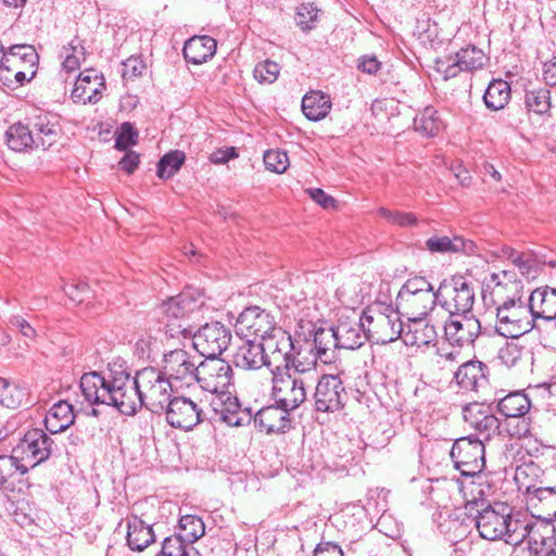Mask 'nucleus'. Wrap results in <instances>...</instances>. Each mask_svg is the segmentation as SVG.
<instances>
[{
  "label": "nucleus",
  "instance_id": "45",
  "mask_svg": "<svg viewBox=\"0 0 556 556\" xmlns=\"http://www.w3.org/2000/svg\"><path fill=\"white\" fill-rule=\"evenodd\" d=\"M414 128L426 137L437 136L442 128V121L440 119L437 110L432 106H427L415 117Z\"/></svg>",
  "mask_w": 556,
  "mask_h": 556
},
{
  "label": "nucleus",
  "instance_id": "11",
  "mask_svg": "<svg viewBox=\"0 0 556 556\" xmlns=\"http://www.w3.org/2000/svg\"><path fill=\"white\" fill-rule=\"evenodd\" d=\"M439 304L448 313H472L475 289L463 276L444 279L439 288Z\"/></svg>",
  "mask_w": 556,
  "mask_h": 556
},
{
  "label": "nucleus",
  "instance_id": "43",
  "mask_svg": "<svg viewBox=\"0 0 556 556\" xmlns=\"http://www.w3.org/2000/svg\"><path fill=\"white\" fill-rule=\"evenodd\" d=\"M7 143L11 150L22 152L35 147V137L28 126L16 123L7 130Z\"/></svg>",
  "mask_w": 556,
  "mask_h": 556
},
{
  "label": "nucleus",
  "instance_id": "47",
  "mask_svg": "<svg viewBox=\"0 0 556 556\" xmlns=\"http://www.w3.org/2000/svg\"><path fill=\"white\" fill-rule=\"evenodd\" d=\"M186 155L180 150H174L164 154L157 163V176L161 179L172 178L185 163Z\"/></svg>",
  "mask_w": 556,
  "mask_h": 556
},
{
  "label": "nucleus",
  "instance_id": "5",
  "mask_svg": "<svg viewBox=\"0 0 556 556\" xmlns=\"http://www.w3.org/2000/svg\"><path fill=\"white\" fill-rule=\"evenodd\" d=\"M39 56L30 45H14L0 61V80L10 89L22 86L36 75Z\"/></svg>",
  "mask_w": 556,
  "mask_h": 556
},
{
  "label": "nucleus",
  "instance_id": "15",
  "mask_svg": "<svg viewBox=\"0 0 556 556\" xmlns=\"http://www.w3.org/2000/svg\"><path fill=\"white\" fill-rule=\"evenodd\" d=\"M195 382L202 390L222 395L232 383V368L219 357L207 358L200 363Z\"/></svg>",
  "mask_w": 556,
  "mask_h": 556
},
{
  "label": "nucleus",
  "instance_id": "63",
  "mask_svg": "<svg viewBox=\"0 0 556 556\" xmlns=\"http://www.w3.org/2000/svg\"><path fill=\"white\" fill-rule=\"evenodd\" d=\"M382 63L375 55H363L358 59L357 70L369 75H376Z\"/></svg>",
  "mask_w": 556,
  "mask_h": 556
},
{
  "label": "nucleus",
  "instance_id": "54",
  "mask_svg": "<svg viewBox=\"0 0 556 556\" xmlns=\"http://www.w3.org/2000/svg\"><path fill=\"white\" fill-rule=\"evenodd\" d=\"M264 164L270 172L282 174L289 167V157L285 151L268 150L264 153Z\"/></svg>",
  "mask_w": 556,
  "mask_h": 556
},
{
  "label": "nucleus",
  "instance_id": "40",
  "mask_svg": "<svg viewBox=\"0 0 556 556\" xmlns=\"http://www.w3.org/2000/svg\"><path fill=\"white\" fill-rule=\"evenodd\" d=\"M509 99L510 86L503 79L492 80L483 94L485 106L492 111L504 109Z\"/></svg>",
  "mask_w": 556,
  "mask_h": 556
},
{
  "label": "nucleus",
  "instance_id": "57",
  "mask_svg": "<svg viewBox=\"0 0 556 556\" xmlns=\"http://www.w3.org/2000/svg\"><path fill=\"white\" fill-rule=\"evenodd\" d=\"M435 70L442 74L445 80L456 77L459 72L464 71L462 64L457 62L456 54L437 60Z\"/></svg>",
  "mask_w": 556,
  "mask_h": 556
},
{
  "label": "nucleus",
  "instance_id": "8",
  "mask_svg": "<svg viewBox=\"0 0 556 556\" xmlns=\"http://www.w3.org/2000/svg\"><path fill=\"white\" fill-rule=\"evenodd\" d=\"M534 328V317L528 302L520 296L505 300L496 308V332L505 338H519Z\"/></svg>",
  "mask_w": 556,
  "mask_h": 556
},
{
  "label": "nucleus",
  "instance_id": "13",
  "mask_svg": "<svg viewBox=\"0 0 556 556\" xmlns=\"http://www.w3.org/2000/svg\"><path fill=\"white\" fill-rule=\"evenodd\" d=\"M192 345L204 357H218L230 344L231 331L219 321L201 326L197 331L192 328Z\"/></svg>",
  "mask_w": 556,
  "mask_h": 556
},
{
  "label": "nucleus",
  "instance_id": "24",
  "mask_svg": "<svg viewBox=\"0 0 556 556\" xmlns=\"http://www.w3.org/2000/svg\"><path fill=\"white\" fill-rule=\"evenodd\" d=\"M290 413L276 403L260 409L254 416V424L260 431L267 434L286 433L291 428Z\"/></svg>",
  "mask_w": 556,
  "mask_h": 556
},
{
  "label": "nucleus",
  "instance_id": "16",
  "mask_svg": "<svg viewBox=\"0 0 556 556\" xmlns=\"http://www.w3.org/2000/svg\"><path fill=\"white\" fill-rule=\"evenodd\" d=\"M530 408V399L520 391L511 392L498 401V412L511 421L517 420V424L508 430L511 437L526 438L531 435L530 419L526 417Z\"/></svg>",
  "mask_w": 556,
  "mask_h": 556
},
{
  "label": "nucleus",
  "instance_id": "14",
  "mask_svg": "<svg viewBox=\"0 0 556 556\" xmlns=\"http://www.w3.org/2000/svg\"><path fill=\"white\" fill-rule=\"evenodd\" d=\"M348 400L349 394L339 374H324L318 378L314 392L317 412H339L345 406Z\"/></svg>",
  "mask_w": 556,
  "mask_h": 556
},
{
  "label": "nucleus",
  "instance_id": "61",
  "mask_svg": "<svg viewBox=\"0 0 556 556\" xmlns=\"http://www.w3.org/2000/svg\"><path fill=\"white\" fill-rule=\"evenodd\" d=\"M146 65L141 60L129 58L123 63L122 76L125 80H130L142 75Z\"/></svg>",
  "mask_w": 556,
  "mask_h": 556
},
{
  "label": "nucleus",
  "instance_id": "56",
  "mask_svg": "<svg viewBox=\"0 0 556 556\" xmlns=\"http://www.w3.org/2000/svg\"><path fill=\"white\" fill-rule=\"evenodd\" d=\"M188 544L180 539L178 534L166 538L163 541L162 549L157 554L160 556H184L187 552Z\"/></svg>",
  "mask_w": 556,
  "mask_h": 556
},
{
  "label": "nucleus",
  "instance_id": "41",
  "mask_svg": "<svg viewBox=\"0 0 556 556\" xmlns=\"http://www.w3.org/2000/svg\"><path fill=\"white\" fill-rule=\"evenodd\" d=\"M525 105L529 113L538 116H549L552 109L551 91L545 87L527 90Z\"/></svg>",
  "mask_w": 556,
  "mask_h": 556
},
{
  "label": "nucleus",
  "instance_id": "19",
  "mask_svg": "<svg viewBox=\"0 0 556 556\" xmlns=\"http://www.w3.org/2000/svg\"><path fill=\"white\" fill-rule=\"evenodd\" d=\"M163 413L169 426L185 431L192 430L203 419L198 404L185 396L173 397Z\"/></svg>",
  "mask_w": 556,
  "mask_h": 556
},
{
  "label": "nucleus",
  "instance_id": "9",
  "mask_svg": "<svg viewBox=\"0 0 556 556\" xmlns=\"http://www.w3.org/2000/svg\"><path fill=\"white\" fill-rule=\"evenodd\" d=\"M316 372L309 375L290 374V371H274L271 378V395L277 404L290 412L299 408L307 399L306 379L315 378Z\"/></svg>",
  "mask_w": 556,
  "mask_h": 556
},
{
  "label": "nucleus",
  "instance_id": "51",
  "mask_svg": "<svg viewBox=\"0 0 556 556\" xmlns=\"http://www.w3.org/2000/svg\"><path fill=\"white\" fill-rule=\"evenodd\" d=\"M377 214L388 223L400 227H413L418 223V218L413 213L392 211L387 207H379Z\"/></svg>",
  "mask_w": 556,
  "mask_h": 556
},
{
  "label": "nucleus",
  "instance_id": "33",
  "mask_svg": "<svg viewBox=\"0 0 556 556\" xmlns=\"http://www.w3.org/2000/svg\"><path fill=\"white\" fill-rule=\"evenodd\" d=\"M232 363L236 367L244 370H256L263 366L267 367V359L265 357L262 341L256 343L253 340L243 341L237 346L233 355Z\"/></svg>",
  "mask_w": 556,
  "mask_h": 556
},
{
  "label": "nucleus",
  "instance_id": "31",
  "mask_svg": "<svg viewBox=\"0 0 556 556\" xmlns=\"http://www.w3.org/2000/svg\"><path fill=\"white\" fill-rule=\"evenodd\" d=\"M126 543L131 551L142 552L155 542V533L151 525L137 515L126 518Z\"/></svg>",
  "mask_w": 556,
  "mask_h": 556
},
{
  "label": "nucleus",
  "instance_id": "1",
  "mask_svg": "<svg viewBox=\"0 0 556 556\" xmlns=\"http://www.w3.org/2000/svg\"><path fill=\"white\" fill-rule=\"evenodd\" d=\"M79 386L90 404L111 405L128 416L143 406L153 414H163L173 399V382L162 371L146 367L132 377L128 368L118 362L110 363L103 374H84Z\"/></svg>",
  "mask_w": 556,
  "mask_h": 556
},
{
  "label": "nucleus",
  "instance_id": "27",
  "mask_svg": "<svg viewBox=\"0 0 556 556\" xmlns=\"http://www.w3.org/2000/svg\"><path fill=\"white\" fill-rule=\"evenodd\" d=\"M528 506L535 514L529 517L540 521L554 522L556 517V491L553 488H538L533 491L528 489Z\"/></svg>",
  "mask_w": 556,
  "mask_h": 556
},
{
  "label": "nucleus",
  "instance_id": "44",
  "mask_svg": "<svg viewBox=\"0 0 556 556\" xmlns=\"http://www.w3.org/2000/svg\"><path fill=\"white\" fill-rule=\"evenodd\" d=\"M504 254L527 279H534L540 271V263L530 253H520L513 248L504 249Z\"/></svg>",
  "mask_w": 556,
  "mask_h": 556
},
{
  "label": "nucleus",
  "instance_id": "20",
  "mask_svg": "<svg viewBox=\"0 0 556 556\" xmlns=\"http://www.w3.org/2000/svg\"><path fill=\"white\" fill-rule=\"evenodd\" d=\"M238 333L250 337L254 336L263 341L267 336L274 332L277 326L274 316L257 306L245 308L237 319Z\"/></svg>",
  "mask_w": 556,
  "mask_h": 556
},
{
  "label": "nucleus",
  "instance_id": "28",
  "mask_svg": "<svg viewBox=\"0 0 556 556\" xmlns=\"http://www.w3.org/2000/svg\"><path fill=\"white\" fill-rule=\"evenodd\" d=\"M456 383L466 391H479L488 384V367L479 361H468L454 372Z\"/></svg>",
  "mask_w": 556,
  "mask_h": 556
},
{
  "label": "nucleus",
  "instance_id": "12",
  "mask_svg": "<svg viewBox=\"0 0 556 556\" xmlns=\"http://www.w3.org/2000/svg\"><path fill=\"white\" fill-rule=\"evenodd\" d=\"M450 454L455 468L463 476L473 477L484 467V445L476 435L456 439Z\"/></svg>",
  "mask_w": 556,
  "mask_h": 556
},
{
  "label": "nucleus",
  "instance_id": "30",
  "mask_svg": "<svg viewBox=\"0 0 556 556\" xmlns=\"http://www.w3.org/2000/svg\"><path fill=\"white\" fill-rule=\"evenodd\" d=\"M30 131L35 137V148L49 149L53 146L60 134L58 117L49 113H40L31 121Z\"/></svg>",
  "mask_w": 556,
  "mask_h": 556
},
{
  "label": "nucleus",
  "instance_id": "49",
  "mask_svg": "<svg viewBox=\"0 0 556 556\" xmlns=\"http://www.w3.org/2000/svg\"><path fill=\"white\" fill-rule=\"evenodd\" d=\"M528 353L526 346L510 341L498 351V358L506 367L511 368L517 366Z\"/></svg>",
  "mask_w": 556,
  "mask_h": 556
},
{
  "label": "nucleus",
  "instance_id": "6",
  "mask_svg": "<svg viewBox=\"0 0 556 556\" xmlns=\"http://www.w3.org/2000/svg\"><path fill=\"white\" fill-rule=\"evenodd\" d=\"M54 441L42 429L33 428L25 432L17 446L13 450L18 477L48 460L52 454Z\"/></svg>",
  "mask_w": 556,
  "mask_h": 556
},
{
  "label": "nucleus",
  "instance_id": "4",
  "mask_svg": "<svg viewBox=\"0 0 556 556\" xmlns=\"http://www.w3.org/2000/svg\"><path fill=\"white\" fill-rule=\"evenodd\" d=\"M262 345L267 367L270 368L271 374L274 371H290V369L301 375H309L315 371V362L300 361L302 350L294 345L291 334L281 327L267 336L262 341Z\"/></svg>",
  "mask_w": 556,
  "mask_h": 556
},
{
  "label": "nucleus",
  "instance_id": "64",
  "mask_svg": "<svg viewBox=\"0 0 556 556\" xmlns=\"http://www.w3.org/2000/svg\"><path fill=\"white\" fill-rule=\"evenodd\" d=\"M314 556H343V552L339 545L327 542L318 544Z\"/></svg>",
  "mask_w": 556,
  "mask_h": 556
},
{
  "label": "nucleus",
  "instance_id": "59",
  "mask_svg": "<svg viewBox=\"0 0 556 556\" xmlns=\"http://www.w3.org/2000/svg\"><path fill=\"white\" fill-rule=\"evenodd\" d=\"M138 134L130 123H123L121 131L115 140V147L121 151H126L137 141Z\"/></svg>",
  "mask_w": 556,
  "mask_h": 556
},
{
  "label": "nucleus",
  "instance_id": "21",
  "mask_svg": "<svg viewBox=\"0 0 556 556\" xmlns=\"http://www.w3.org/2000/svg\"><path fill=\"white\" fill-rule=\"evenodd\" d=\"M104 88L103 75L94 68H87L78 75L71 97L74 102L97 103Z\"/></svg>",
  "mask_w": 556,
  "mask_h": 556
},
{
  "label": "nucleus",
  "instance_id": "37",
  "mask_svg": "<svg viewBox=\"0 0 556 556\" xmlns=\"http://www.w3.org/2000/svg\"><path fill=\"white\" fill-rule=\"evenodd\" d=\"M74 419L73 406L66 401H59L48 410L43 422L46 429L54 434L66 430Z\"/></svg>",
  "mask_w": 556,
  "mask_h": 556
},
{
  "label": "nucleus",
  "instance_id": "35",
  "mask_svg": "<svg viewBox=\"0 0 556 556\" xmlns=\"http://www.w3.org/2000/svg\"><path fill=\"white\" fill-rule=\"evenodd\" d=\"M476 244L471 240H466L463 237L454 236L450 238L444 235H433L425 241L424 249L432 254H447V253H466L471 254L475 252Z\"/></svg>",
  "mask_w": 556,
  "mask_h": 556
},
{
  "label": "nucleus",
  "instance_id": "48",
  "mask_svg": "<svg viewBox=\"0 0 556 556\" xmlns=\"http://www.w3.org/2000/svg\"><path fill=\"white\" fill-rule=\"evenodd\" d=\"M457 62H459L464 71L472 72L483 67L486 58L481 49L469 46L456 53Z\"/></svg>",
  "mask_w": 556,
  "mask_h": 556
},
{
  "label": "nucleus",
  "instance_id": "34",
  "mask_svg": "<svg viewBox=\"0 0 556 556\" xmlns=\"http://www.w3.org/2000/svg\"><path fill=\"white\" fill-rule=\"evenodd\" d=\"M435 338L434 326L426 323L425 317L408 319L406 325L403 324L401 339L407 346H426L433 342Z\"/></svg>",
  "mask_w": 556,
  "mask_h": 556
},
{
  "label": "nucleus",
  "instance_id": "23",
  "mask_svg": "<svg viewBox=\"0 0 556 556\" xmlns=\"http://www.w3.org/2000/svg\"><path fill=\"white\" fill-rule=\"evenodd\" d=\"M463 416L468 426L485 439H490L492 434L496 433L501 426L490 407L477 402L464 406Z\"/></svg>",
  "mask_w": 556,
  "mask_h": 556
},
{
  "label": "nucleus",
  "instance_id": "55",
  "mask_svg": "<svg viewBox=\"0 0 556 556\" xmlns=\"http://www.w3.org/2000/svg\"><path fill=\"white\" fill-rule=\"evenodd\" d=\"M318 9L311 3L302 4L298 8L295 21L303 30H311L315 27Z\"/></svg>",
  "mask_w": 556,
  "mask_h": 556
},
{
  "label": "nucleus",
  "instance_id": "26",
  "mask_svg": "<svg viewBox=\"0 0 556 556\" xmlns=\"http://www.w3.org/2000/svg\"><path fill=\"white\" fill-rule=\"evenodd\" d=\"M437 302L439 303L438 290L435 292L416 294L404 292L397 293L396 296L397 309H402L403 315H406L407 319L426 317Z\"/></svg>",
  "mask_w": 556,
  "mask_h": 556
},
{
  "label": "nucleus",
  "instance_id": "29",
  "mask_svg": "<svg viewBox=\"0 0 556 556\" xmlns=\"http://www.w3.org/2000/svg\"><path fill=\"white\" fill-rule=\"evenodd\" d=\"M313 353L312 362L319 359L324 364H332L337 359L336 350L339 349L337 336L334 334V328L318 327L313 332Z\"/></svg>",
  "mask_w": 556,
  "mask_h": 556
},
{
  "label": "nucleus",
  "instance_id": "10",
  "mask_svg": "<svg viewBox=\"0 0 556 556\" xmlns=\"http://www.w3.org/2000/svg\"><path fill=\"white\" fill-rule=\"evenodd\" d=\"M364 320L367 341L377 344L391 343L403 332V323L400 319L399 312L386 308V312L368 308L362 314Z\"/></svg>",
  "mask_w": 556,
  "mask_h": 556
},
{
  "label": "nucleus",
  "instance_id": "50",
  "mask_svg": "<svg viewBox=\"0 0 556 556\" xmlns=\"http://www.w3.org/2000/svg\"><path fill=\"white\" fill-rule=\"evenodd\" d=\"M490 282L494 285L493 293L501 294L505 289L518 291L520 282L513 270H502L490 276Z\"/></svg>",
  "mask_w": 556,
  "mask_h": 556
},
{
  "label": "nucleus",
  "instance_id": "17",
  "mask_svg": "<svg viewBox=\"0 0 556 556\" xmlns=\"http://www.w3.org/2000/svg\"><path fill=\"white\" fill-rule=\"evenodd\" d=\"M200 364L195 365L192 356L182 349L164 354L162 374L173 383L191 386L198 376Z\"/></svg>",
  "mask_w": 556,
  "mask_h": 556
},
{
  "label": "nucleus",
  "instance_id": "46",
  "mask_svg": "<svg viewBox=\"0 0 556 556\" xmlns=\"http://www.w3.org/2000/svg\"><path fill=\"white\" fill-rule=\"evenodd\" d=\"M205 533V526L202 519L194 515L182 516L179 520V532L177 533L188 545L194 543Z\"/></svg>",
  "mask_w": 556,
  "mask_h": 556
},
{
  "label": "nucleus",
  "instance_id": "32",
  "mask_svg": "<svg viewBox=\"0 0 556 556\" xmlns=\"http://www.w3.org/2000/svg\"><path fill=\"white\" fill-rule=\"evenodd\" d=\"M528 305L535 319H556V289L548 286L533 290L528 299Z\"/></svg>",
  "mask_w": 556,
  "mask_h": 556
},
{
  "label": "nucleus",
  "instance_id": "58",
  "mask_svg": "<svg viewBox=\"0 0 556 556\" xmlns=\"http://www.w3.org/2000/svg\"><path fill=\"white\" fill-rule=\"evenodd\" d=\"M409 293V294H416V293H429V292H435L433 290L432 285L421 276H416L413 278H409L400 289L399 293Z\"/></svg>",
  "mask_w": 556,
  "mask_h": 556
},
{
  "label": "nucleus",
  "instance_id": "36",
  "mask_svg": "<svg viewBox=\"0 0 556 556\" xmlns=\"http://www.w3.org/2000/svg\"><path fill=\"white\" fill-rule=\"evenodd\" d=\"M216 40L210 36H193L185 42L182 54L187 62L199 65L216 53Z\"/></svg>",
  "mask_w": 556,
  "mask_h": 556
},
{
  "label": "nucleus",
  "instance_id": "53",
  "mask_svg": "<svg viewBox=\"0 0 556 556\" xmlns=\"http://www.w3.org/2000/svg\"><path fill=\"white\" fill-rule=\"evenodd\" d=\"M81 60H85V48L81 45H75L72 41L68 47H64V61L62 65L66 72L78 70Z\"/></svg>",
  "mask_w": 556,
  "mask_h": 556
},
{
  "label": "nucleus",
  "instance_id": "52",
  "mask_svg": "<svg viewBox=\"0 0 556 556\" xmlns=\"http://www.w3.org/2000/svg\"><path fill=\"white\" fill-rule=\"evenodd\" d=\"M279 73V64L270 60L257 63L253 72L254 78L261 84H273L277 80Z\"/></svg>",
  "mask_w": 556,
  "mask_h": 556
},
{
  "label": "nucleus",
  "instance_id": "42",
  "mask_svg": "<svg viewBox=\"0 0 556 556\" xmlns=\"http://www.w3.org/2000/svg\"><path fill=\"white\" fill-rule=\"evenodd\" d=\"M28 393L25 388L10 383L0 377V404L11 409L28 405Z\"/></svg>",
  "mask_w": 556,
  "mask_h": 556
},
{
  "label": "nucleus",
  "instance_id": "25",
  "mask_svg": "<svg viewBox=\"0 0 556 556\" xmlns=\"http://www.w3.org/2000/svg\"><path fill=\"white\" fill-rule=\"evenodd\" d=\"M333 328L339 349L355 350L367 341L362 315L358 318L341 317Z\"/></svg>",
  "mask_w": 556,
  "mask_h": 556
},
{
  "label": "nucleus",
  "instance_id": "18",
  "mask_svg": "<svg viewBox=\"0 0 556 556\" xmlns=\"http://www.w3.org/2000/svg\"><path fill=\"white\" fill-rule=\"evenodd\" d=\"M481 332L479 319L472 313L448 314L444 323L446 340L459 348L471 345Z\"/></svg>",
  "mask_w": 556,
  "mask_h": 556
},
{
  "label": "nucleus",
  "instance_id": "60",
  "mask_svg": "<svg viewBox=\"0 0 556 556\" xmlns=\"http://www.w3.org/2000/svg\"><path fill=\"white\" fill-rule=\"evenodd\" d=\"M63 291L72 301L81 303L89 294V287L85 281H73L65 283Z\"/></svg>",
  "mask_w": 556,
  "mask_h": 556
},
{
  "label": "nucleus",
  "instance_id": "22",
  "mask_svg": "<svg viewBox=\"0 0 556 556\" xmlns=\"http://www.w3.org/2000/svg\"><path fill=\"white\" fill-rule=\"evenodd\" d=\"M215 413L228 426L240 427L251 422L252 412L250 408H242L238 397L231 392L216 396L212 402Z\"/></svg>",
  "mask_w": 556,
  "mask_h": 556
},
{
  "label": "nucleus",
  "instance_id": "39",
  "mask_svg": "<svg viewBox=\"0 0 556 556\" xmlns=\"http://www.w3.org/2000/svg\"><path fill=\"white\" fill-rule=\"evenodd\" d=\"M331 110L330 97L321 91H311L302 99V111L309 121L325 118Z\"/></svg>",
  "mask_w": 556,
  "mask_h": 556
},
{
  "label": "nucleus",
  "instance_id": "3",
  "mask_svg": "<svg viewBox=\"0 0 556 556\" xmlns=\"http://www.w3.org/2000/svg\"><path fill=\"white\" fill-rule=\"evenodd\" d=\"M203 305L201 296H194L188 291L163 302L159 312L163 317L165 332L172 338H190L192 328H195L197 321L200 320Z\"/></svg>",
  "mask_w": 556,
  "mask_h": 556
},
{
  "label": "nucleus",
  "instance_id": "38",
  "mask_svg": "<svg viewBox=\"0 0 556 556\" xmlns=\"http://www.w3.org/2000/svg\"><path fill=\"white\" fill-rule=\"evenodd\" d=\"M16 459L10 455L0 456V490L14 491L15 481L17 482V491L23 493L29 489L30 483L27 479L18 477L16 468Z\"/></svg>",
  "mask_w": 556,
  "mask_h": 556
},
{
  "label": "nucleus",
  "instance_id": "2",
  "mask_svg": "<svg viewBox=\"0 0 556 556\" xmlns=\"http://www.w3.org/2000/svg\"><path fill=\"white\" fill-rule=\"evenodd\" d=\"M465 509L472 516L476 528L481 538L489 541L504 540L514 545L511 539L517 532V527L523 523L526 513H511L504 504L488 505L483 501L467 502Z\"/></svg>",
  "mask_w": 556,
  "mask_h": 556
},
{
  "label": "nucleus",
  "instance_id": "7",
  "mask_svg": "<svg viewBox=\"0 0 556 556\" xmlns=\"http://www.w3.org/2000/svg\"><path fill=\"white\" fill-rule=\"evenodd\" d=\"M514 546L528 543L531 556H556V526L554 522L535 520L526 515L523 523L516 528Z\"/></svg>",
  "mask_w": 556,
  "mask_h": 556
},
{
  "label": "nucleus",
  "instance_id": "62",
  "mask_svg": "<svg viewBox=\"0 0 556 556\" xmlns=\"http://www.w3.org/2000/svg\"><path fill=\"white\" fill-rule=\"evenodd\" d=\"M9 324L15 327L26 339L34 340L36 338V330L24 317L12 315L9 318Z\"/></svg>",
  "mask_w": 556,
  "mask_h": 556
}]
</instances>
